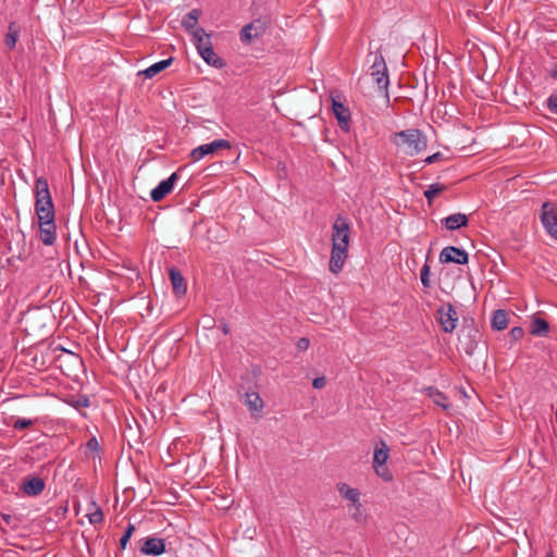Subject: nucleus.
<instances>
[{"label":"nucleus","mask_w":557,"mask_h":557,"mask_svg":"<svg viewBox=\"0 0 557 557\" xmlns=\"http://www.w3.org/2000/svg\"><path fill=\"white\" fill-rule=\"evenodd\" d=\"M442 224L447 230L455 231L468 224V216L463 213H454L443 219Z\"/></svg>","instance_id":"4be33fe9"},{"label":"nucleus","mask_w":557,"mask_h":557,"mask_svg":"<svg viewBox=\"0 0 557 557\" xmlns=\"http://www.w3.org/2000/svg\"><path fill=\"white\" fill-rule=\"evenodd\" d=\"M440 324L445 333H451L458 322L457 312L451 304L441 306L437 310Z\"/></svg>","instance_id":"f8f14e48"},{"label":"nucleus","mask_w":557,"mask_h":557,"mask_svg":"<svg viewBox=\"0 0 557 557\" xmlns=\"http://www.w3.org/2000/svg\"><path fill=\"white\" fill-rule=\"evenodd\" d=\"M245 405L250 411L251 416H256L261 412L263 408V400L257 392H247L245 395Z\"/></svg>","instance_id":"aec40b11"},{"label":"nucleus","mask_w":557,"mask_h":557,"mask_svg":"<svg viewBox=\"0 0 557 557\" xmlns=\"http://www.w3.org/2000/svg\"><path fill=\"white\" fill-rule=\"evenodd\" d=\"M389 457V448L386 443L381 442L380 447H375L373 455V469L375 473L384 481L388 482L393 479L391 471L385 467Z\"/></svg>","instance_id":"39448f33"},{"label":"nucleus","mask_w":557,"mask_h":557,"mask_svg":"<svg viewBox=\"0 0 557 557\" xmlns=\"http://www.w3.org/2000/svg\"><path fill=\"white\" fill-rule=\"evenodd\" d=\"M89 399L88 397L86 396H79L75 403H74V407L76 408H79V407H88L89 406Z\"/></svg>","instance_id":"58836bf2"},{"label":"nucleus","mask_w":557,"mask_h":557,"mask_svg":"<svg viewBox=\"0 0 557 557\" xmlns=\"http://www.w3.org/2000/svg\"><path fill=\"white\" fill-rule=\"evenodd\" d=\"M348 257V248L332 246L331 259H330V271L334 274L339 273L345 264Z\"/></svg>","instance_id":"2eb2a0df"},{"label":"nucleus","mask_w":557,"mask_h":557,"mask_svg":"<svg viewBox=\"0 0 557 557\" xmlns=\"http://www.w3.org/2000/svg\"><path fill=\"white\" fill-rule=\"evenodd\" d=\"M37 233L46 246L57 240L55 209L46 180L37 178Z\"/></svg>","instance_id":"f257e3e1"},{"label":"nucleus","mask_w":557,"mask_h":557,"mask_svg":"<svg viewBox=\"0 0 557 557\" xmlns=\"http://www.w3.org/2000/svg\"><path fill=\"white\" fill-rule=\"evenodd\" d=\"M546 557H554V556H553V553H548V554L546 555Z\"/></svg>","instance_id":"de8ad7c7"},{"label":"nucleus","mask_w":557,"mask_h":557,"mask_svg":"<svg viewBox=\"0 0 557 557\" xmlns=\"http://www.w3.org/2000/svg\"><path fill=\"white\" fill-rule=\"evenodd\" d=\"M231 143L226 139H215L211 143L200 145L196 148H194L189 157L194 162L200 161L201 159L206 158L207 156H212L216 153L221 149H230Z\"/></svg>","instance_id":"0eeeda50"},{"label":"nucleus","mask_w":557,"mask_h":557,"mask_svg":"<svg viewBox=\"0 0 557 557\" xmlns=\"http://www.w3.org/2000/svg\"><path fill=\"white\" fill-rule=\"evenodd\" d=\"M428 396L432 399V401L444 410L448 409L450 404L446 395L440 392L435 387L428 388Z\"/></svg>","instance_id":"a878e982"},{"label":"nucleus","mask_w":557,"mask_h":557,"mask_svg":"<svg viewBox=\"0 0 557 557\" xmlns=\"http://www.w3.org/2000/svg\"><path fill=\"white\" fill-rule=\"evenodd\" d=\"M421 283L424 287L429 288L431 286L430 281V265L424 263L420 271Z\"/></svg>","instance_id":"72a5a7b5"},{"label":"nucleus","mask_w":557,"mask_h":557,"mask_svg":"<svg viewBox=\"0 0 557 557\" xmlns=\"http://www.w3.org/2000/svg\"><path fill=\"white\" fill-rule=\"evenodd\" d=\"M173 61V58H169V59H165V60H161L152 65H150L149 67H147L143 74L145 75V77L147 78H152L154 77L157 74H159L160 72H162L163 70H165L166 67H169L171 65Z\"/></svg>","instance_id":"bb28decb"},{"label":"nucleus","mask_w":557,"mask_h":557,"mask_svg":"<svg viewBox=\"0 0 557 557\" xmlns=\"http://www.w3.org/2000/svg\"><path fill=\"white\" fill-rule=\"evenodd\" d=\"M90 508L87 512L86 517L88 518V521L90 524H98L103 521V512L101 508L95 503L91 502L89 504Z\"/></svg>","instance_id":"c85d7f7f"},{"label":"nucleus","mask_w":557,"mask_h":557,"mask_svg":"<svg viewBox=\"0 0 557 557\" xmlns=\"http://www.w3.org/2000/svg\"><path fill=\"white\" fill-rule=\"evenodd\" d=\"M440 261L442 263L467 264L469 257L466 250L455 246H448L441 251Z\"/></svg>","instance_id":"ddd939ff"},{"label":"nucleus","mask_w":557,"mask_h":557,"mask_svg":"<svg viewBox=\"0 0 557 557\" xmlns=\"http://www.w3.org/2000/svg\"><path fill=\"white\" fill-rule=\"evenodd\" d=\"M59 394L60 384L55 375L45 372L37 375V397L46 395L58 398Z\"/></svg>","instance_id":"1a4fd4ad"},{"label":"nucleus","mask_w":557,"mask_h":557,"mask_svg":"<svg viewBox=\"0 0 557 557\" xmlns=\"http://www.w3.org/2000/svg\"><path fill=\"white\" fill-rule=\"evenodd\" d=\"M549 332V324L542 318H534L531 324V334L535 336H545Z\"/></svg>","instance_id":"cd10ccee"},{"label":"nucleus","mask_w":557,"mask_h":557,"mask_svg":"<svg viewBox=\"0 0 557 557\" xmlns=\"http://www.w3.org/2000/svg\"><path fill=\"white\" fill-rule=\"evenodd\" d=\"M547 108L552 113L557 114V94L549 96L547 99Z\"/></svg>","instance_id":"e433bc0d"},{"label":"nucleus","mask_w":557,"mask_h":557,"mask_svg":"<svg viewBox=\"0 0 557 557\" xmlns=\"http://www.w3.org/2000/svg\"><path fill=\"white\" fill-rule=\"evenodd\" d=\"M20 490L27 496H35V474H28L23 479Z\"/></svg>","instance_id":"c756f323"},{"label":"nucleus","mask_w":557,"mask_h":557,"mask_svg":"<svg viewBox=\"0 0 557 557\" xmlns=\"http://www.w3.org/2000/svg\"><path fill=\"white\" fill-rule=\"evenodd\" d=\"M446 188L447 187L445 185L440 183L431 184L424 191V197L428 199L429 202H431L436 195L445 191Z\"/></svg>","instance_id":"2f4dec72"},{"label":"nucleus","mask_w":557,"mask_h":557,"mask_svg":"<svg viewBox=\"0 0 557 557\" xmlns=\"http://www.w3.org/2000/svg\"><path fill=\"white\" fill-rule=\"evenodd\" d=\"M94 444H97L96 440H90V441L88 442V445H89V446H94Z\"/></svg>","instance_id":"49530a36"},{"label":"nucleus","mask_w":557,"mask_h":557,"mask_svg":"<svg viewBox=\"0 0 557 557\" xmlns=\"http://www.w3.org/2000/svg\"><path fill=\"white\" fill-rule=\"evenodd\" d=\"M222 330H223V333H224V334H227V333H228V326H227V324H224Z\"/></svg>","instance_id":"a18cd8bd"},{"label":"nucleus","mask_w":557,"mask_h":557,"mask_svg":"<svg viewBox=\"0 0 557 557\" xmlns=\"http://www.w3.org/2000/svg\"><path fill=\"white\" fill-rule=\"evenodd\" d=\"M391 141L396 147H404V152L411 157L419 154L428 146L426 137L417 128L396 132L391 136Z\"/></svg>","instance_id":"f03ea898"},{"label":"nucleus","mask_w":557,"mask_h":557,"mask_svg":"<svg viewBox=\"0 0 557 557\" xmlns=\"http://www.w3.org/2000/svg\"><path fill=\"white\" fill-rule=\"evenodd\" d=\"M370 74L377 84L380 90H387L389 79L385 59L381 53H375Z\"/></svg>","instance_id":"423d86ee"},{"label":"nucleus","mask_w":557,"mask_h":557,"mask_svg":"<svg viewBox=\"0 0 557 557\" xmlns=\"http://www.w3.org/2000/svg\"><path fill=\"white\" fill-rule=\"evenodd\" d=\"M337 491L345 499L351 502L355 505L358 512L360 511V492L357 488H352L346 483H338Z\"/></svg>","instance_id":"f3484780"},{"label":"nucleus","mask_w":557,"mask_h":557,"mask_svg":"<svg viewBox=\"0 0 557 557\" xmlns=\"http://www.w3.org/2000/svg\"><path fill=\"white\" fill-rule=\"evenodd\" d=\"M63 348L50 339L37 341V352L41 354V366L51 367L61 356Z\"/></svg>","instance_id":"20e7f679"},{"label":"nucleus","mask_w":557,"mask_h":557,"mask_svg":"<svg viewBox=\"0 0 557 557\" xmlns=\"http://www.w3.org/2000/svg\"><path fill=\"white\" fill-rule=\"evenodd\" d=\"M135 531V525L134 524H128L127 528L125 529L122 537L120 539V546L122 549H125L131 536L133 535Z\"/></svg>","instance_id":"473e14b6"},{"label":"nucleus","mask_w":557,"mask_h":557,"mask_svg":"<svg viewBox=\"0 0 557 557\" xmlns=\"http://www.w3.org/2000/svg\"><path fill=\"white\" fill-rule=\"evenodd\" d=\"M201 15V11L198 9H193L189 11L182 20V26L189 33L193 34L195 29H198V20Z\"/></svg>","instance_id":"b1692460"},{"label":"nucleus","mask_w":557,"mask_h":557,"mask_svg":"<svg viewBox=\"0 0 557 557\" xmlns=\"http://www.w3.org/2000/svg\"><path fill=\"white\" fill-rule=\"evenodd\" d=\"M309 345H310V341L307 338V337H301L298 342H297V348L299 350H307L309 348Z\"/></svg>","instance_id":"79ce46f5"},{"label":"nucleus","mask_w":557,"mask_h":557,"mask_svg":"<svg viewBox=\"0 0 557 557\" xmlns=\"http://www.w3.org/2000/svg\"><path fill=\"white\" fill-rule=\"evenodd\" d=\"M550 76L557 79V64L552 69Z\"/></svg>","instance_id":"c03bdc74"},{"label":"nucleus","mask_w":557,"mask_h":557,"mask_svg":"<svg viewBox=\"0 0 557 557\" xmlns=\"http://www.w3.org/2000/svg\"><path fill=\"white\" fill-rule=\"evenodd\" d=\"M508 335H509L511 342H517L523 337L524 331L520 326H515L510 330Z\"/></svg>","instance_id":"c9c22d12"},{"label":"nucleus","mask_w":557,"mask_h":557,"mask_svg":"<svg viewBox=\"0 0 557 557\" xmlns=\"http://www.w3.org/2000/svg\"><path fill=\"white\" fill-rule=\"evenodd\" d=\"M332 101V111L335 115L338 126L342 131L348 132L350 129L351 114L349 108L339 100V96L334 91L330 94Z\"/></svg>","instance_id":"6e6552de"},{"label":"nucleus","mask_w":557,"mask_h":557,"mask_svg":"<svg viewBox=\"0 0 557 557\" xmlns=\"http://www.w3.org/2000/svg\"><path fill=\"white\" fill-rule=\"evenodd\" d=\"M263 33V26L260 21H255L247 24L240 30V40L243 42H250L253 38L259 37Z\"/></svg>","instance_id":"a211bd4d"},{"label":"nucleus","mask_w":557,"mask_h":557,"mask_svg":"<svg viewBox=\"0 0 557 557\" xmlns=\"http://www.w3.org/2000/svg\"><path fill=\"white\" fill-rule=\"evenodd\" d=\"M541 222L546 232L557 240V205L550 202L543 203Z\"/></svg>","instance_id":"9b49d317"},{"label":"nucleus","mask_w":557,"mask_h":557,"mask_svg":"<svg viewBox=\"0 0 557 557\" xmlns=\"http://www.w3.org/2000/svg\"><path fill=\"white\" fill-rule=\"evenodd\" d=\"M193 41L194 45L198 51V53H201V51H205L207 47H213L210 35L206 33L203 28H198L193 32Z\"/></svg>","instance_id":"412c9836"},{"label":"nucleus","mask_w":557,"mask_h":557,"mask_svg":"<svg viewBox=\"0 0 557 557\" xmlns=\"http://www.w3.org/2000/svg\"><path fill=\"white\" fill-rule=\"evenodd\" d=\"M440 160H443V153L435 152V153L429 156L424 161L428 164H432V163H435V162H437Z\"/></svg>","instance_id":"ea45409f"},{"label":"nucleus","mask_w":557,"mask_h":557,"mask_svg":"<svg viewBox=\"0 0 557 557\" xmlns=\"http://www.w3.org/2000/svg\"><path fill=\"white\" fill-rule=\"evenodd\" d=\"M349 222L347 218L338 215L333 224L332 246L348 248L349 246Z\"/></svg>","instance_id":"9d476101"},{"label":"nucleus","mask_w":557,"mask_h":557,"mask_svg":"<svg viewBox=\"0 0 557 557\" xmlns=\"http://www.w3.org/2000/svg\"><path fill=\"white\" fill-rule=\"evenodd\" d=\"M492 329L496 331L505 330L508 325V314L505 310L498 309L494 311L491 319Z\"/></svg>","instance_id":"393cba45"},{"label":"nucleus","mask_w":557,"mask_h":557,"mask_svg":"<svg viewBox=\"0 0 557 557\" xmlns=\"http://www.w3.org/2000/svg\"><path fill=\"white\" fill-rule=\"evenodd\" d=\"M17 35H18V29H17L16 25L14 23H11L9 26V30L5 36V39H4L7 47H9L10 49L15 47L16 41H17Z\"/></svg>","instance_id":"7c9ffc66"},{"label":"nucleus","mask_w":557,"mask_h":557,"mask_svg":"<svg viewBox=\"0 0 557 557\" xmlns=\"http://www.w3.org/2000/svg\"><path fill=\"white\" fill-rule=\"evenodd\" d=\"M178 175L176 172L172 173L166 180L161 181L156 188L150 193V197L154 202L161 201L166 195H169L177 181Z\"/></svg>","instance_id":"4468645a"},{"label":"nucleus","mask_w":557,"mask_h":557,"mask_svg":"<svg viewBox=\"0 0 557 557\" xmlns=\"http://www.w3.org/2000/svg\"><path fill=\"white\" fill-rule=\"evenodd\" d=\"M45 488V482L41 478L37 476V495L40 494Z\"/></svg>","instance_id":"37998d69"},{"label":"nucleus","mask_w":557,"mask_h":557,"mask_svg":"<svg viewBox=\"0 0 557 557\" xmlns=\"http://www.w3.org/2000/svg\"><path fill=\"white\" fill-rule=\"evenodd\" d=\"M33 424H34V421L32 419L17 418L13 422V428L21 430V429L29 428Z\"/></svg>","instance_id":"f704fd0d"},{"label":"nucleus","mask_w":557,"mask_h":557,"mask_svg":"<svg viewBox=\"0 0 557 557\" xmlns=\"http://www.w3.org/2000/svg\"><path fill=\"white\" fill-rule=\"evenodd\" d=\"M3 520L11 524L13 528H17L16 521L20 520L15 513L13 515H2Z\"/></svg>","instance_id":"4c0bfd02"},{"label":"nucleus","mask_w":557,"mask_h":557,"mask_svg":"<svg viewBox=\"0 0 557 557\" xmlns=\"http://www.w3.org/2000/svg\"><path fill=\"white\" fill-rule=\"evenodd\" d=\"M169 274L174 294L178 297L183 296L187 287L182 273L176 268H171Z\"/></svg>","instance_id":"6ab92c4d"},{"label":"nucleus","mask_w":557,"mask_h":557,"mask_svg":"<svg viewBox=\"0 0 557 557\" xmlns=\"http://www.w3.org/2000/svg\"><path fill=\"white\" fill-rule=\"evenodd\" d=\"M326 384V379L324 376L315 377L312 381V386L317 389L323 388Z\"/></svg>","instance_id":"a19ab883"},{"label":"nucleus","mask_w":557,"mask_h":557,"mask_svg":"<svg viewBox=\"0 0 557 557\" xmlns=\"http://www.w3.org/2000/svg\"><path fill=\"white\" fill-rule=\"evenodd\" d=\"M199 54L207 64L215 69H222L225 65L223 59L214 52L213 47H207L205 51H201Z\"/></svg>","instance_id":"5701e85b"},{"label":"nucleus","mask_w":557,"mask_h":557,"mask_svg":"<svg viewBox=\"0 0 557 557\" xmlns=\"http://www.w3.org/2000/svg\"><path fill=\"white\" fill-rule=\"evenodd\" d=\"M58 325L57 317L50 306H37V327L41 331V339H50Z\"/></svg>","instance_id":"7ed1b4c3"},{"label":"nucleus","mask_w":557,"mask_h":557,"mask_svg":"<svg viewBox=\"0 0 557 557\" xmlns=\"http://www.w3.org/2000/svg\"><path fill=\"white\" fill-rule=\"evenodd\" d=\"M140 552L147 556H160L165 552V542L159 537H147L140 546Z\"/></svg>","instance_id":"dca6fc26"}]
</instances>
